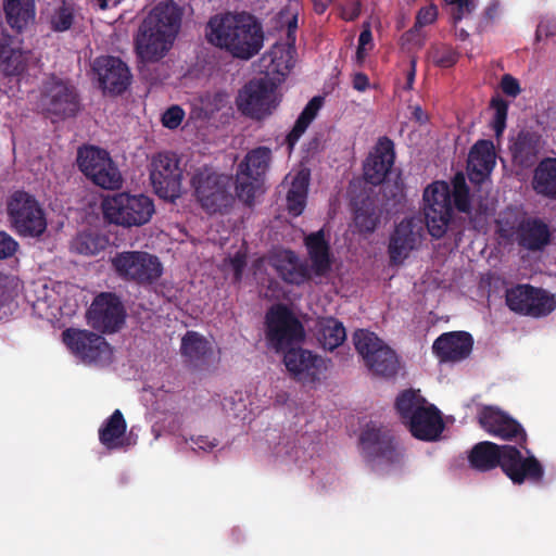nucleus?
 <instances>
[{
	"instance_id": "1",
	"label": "nucleus",
	"mask_w": 556,
	"mask_h": 556,
	"mask_svg": "<svg viewBox=\"0 0 556 556\" xmlns=\"http://www.w3.org/2000/svg\"><path fill=\"white\" fill-rule=\"evenodd\" d=\"M205 37L211 45L241 60H250L264 45L262 23L245 11L211 16L205 27Z\"/></svg>"
},
{
	"instance_id": "2",
	"label": "nucleus",
	"mask_w": 556,
	"mask_h": 556,
	"mask_svg": "<svg viewBox=\"0 0 556 556\" xmlns=\"http://www.w3.org/2000/svg\"><path fill=\"white\" fill-rule=\"evenodd\" d=\"M182 11L173 0L159 2L142 21L135 39L138 56L157 62L166 55L180 30Z\"/></svg>"
},
{
	"instance_id": "3",
	"label": "nucleus",
	"mask_w": 556,
	"mask_h": 556,
	"mask_svg": "<svg viewBox=\"0 0 556 556\" xmlns=\"http://www.w3.org/2000/svg\"><path fill=\"white\" fill-rule=\"evenodd\" d=\"M424 215L433 239L447 235L458 245L465 231V218L453 217L450 189L445 182H433L424 191Z\"/></svg>"
},
{
	"instance_id": "4",
	"label": "nucleus",
	"mask_w": 556,
	"mask_h": 556,
	"mask_svg": "<svg viewBox=\"0 0 556 556\" xmlns=\"http://www.w3.org/2000/svg\"><path fill=\"white\" fill-rule=\"evenodd\" d=\"M395 408L402 422L418 440L434 441L444 429L440 410L434 405H427L426 400L415 390H405L399 394Z\"/></svg>"
},
{
	"instance_id": "5",
	"label": "nucleus",
	"mask_w": 556,
	"mask_h": 556,
	"mask_svg": "<svg viewBox=\"0 0 556 556\" xmlns=\"http://www.w3.org/2000/svg\"><path fill=\"white\" fill-rule=\"evenodd\" d=\"M194 197L208 214H227L235 203L232 176L202 166L191 177Z\"/></svg>"
},
{
	"instance_id": "6",
	"label": "nucleus",
	"mask_w": 556,
	"mask_h": 556,
	"mask_svg": "<svg viewBox=\"0 0 556 556\" xmlns=\"http://www.w3.org/2000/svg\"><path fill=\"white\" fill-rule=\"evenodd\" d=\"M101 208L105 220L125 228L146 225L155 211L151 198L128 192L106 195L102 200Z\"/></svg>"
},
{
	"instance_id": "7",
	"label": "nucleus",
	"mask_w": 556,
	"mask_h": 556,
	"mask_svg": "<svg viewBox=\"0 0 556 556\" xmlns=\"http://www.w3.org/2000/svg\"><path fill=\"white\" fill-rule=\"evenodd\" d=\"M7 213L12 229L21 237L39 238L47 230L42 206L24 190H16L8 198Z\"/></svg>"
},
{
	"instance_id": "8",
	"label": "nucleus",
	"mask_w": 556,
	"mask_h": 556,
	"mask_svg": "<svg viewBox=\"0 0 556 556\" xmlns=\"http://www.w3.org/2000/svg\"><path fill=\"white\" fill-rule=\"evenodd\" d=\"M353 342L371 375L382 378L396 376L400 368L399 356L376 333L358 329L353 334Z\"/></svg>"
},
{
	"instance_id": "9",
	"label": "nucleus",
	"mask_w": 556,
	"mask_h": 556,
	"mask_svg": "<svg viewBox=\"0 0 556 556\" xmlns=\"http://www.w3.org/2000/svg\"><path fill=\"white\" fill-rule=\"evenodd\" d=\"M276 89L277 85L268 77L249 80L236 98L238 111L251 119H265L279 104Z\"/></svg>"
},
{
	"instance_id": "10",
	"label": "nucleus",
	"mask_w": 556,
	"mask_h": 556,
	"mask_svg": "<svg viewBox=\"0 0 556 556\" xmlns=\"http://www.w3.org/2000/svg\"><path fill=\"white\" fill-rule=\"evenodd\" d=\"M266 339L276 352H286L305 338L302 323L283 304L271 307L265 317Z\"/></svg>"
},
{
	"instance_id": "11",
	"label": "nucleus",
	"mask_w": 556,
	"mask_h": 556,
	"mask_svg": "<svg viewBox=\"0 0 556 556\" xmlns=\"http://www.w3.org/2000/svg\"><path fill=\"white\" fill-rule=\"evenodd\" d=\"M111 262L119 278L141 286L155 282L163 273L159 257L144 251L119 252Z\"/></svg>"
},
{
	"instance_id": "12",
	"label": "nucleus",
	"mask_w": 556,
	"mask_h": 556,
	"mask_svg": "<svg viewBox=\"0 0 556 556\" xmlns=\"http://www.w3.org/2000/svg\"><path fill=\"white\" fill-rule=\"evenodd\" d=\"M505 301L510 311L534 318L545 317L556 308L553 294L531 285H517L507 289Z\"/></svg>"
},
{
	"instance_id": "13",
	"label": "nucleus",
	"mask_w": 556,
	"mask_h": 556,
	"mask_svg": "<svg viewBox=\"0 0 556 556\" xmlns=\"http://www.w3.org/2000/svg\"><path fill=\"white\" fill-rule=\"evenodd\" d=\"M151 184L155 193L165 200L175 201L181 194L182 169L173 153H159L151 162Z\"/></svg>"
},
{
	"instance_id": "14",
	"label": "nucleus",
	"mask_w": 556,
	"mask_h": 556,
	"mask_svg": "<svg viewBox=\"0 0 556 556\" xmlns=\"http://www.w3.org/2000/svg\"><path fill=\"white\" fill-rule=\"evenodd\" d=\"M40 103L48 115L62 119L75 116L80 110L75 87L55 78L45 84Z\"/></svg>"
},
{
	"instance_id": "15",
	"label": "nucleus",
	"mask_w": 556,
	"mask_h": 556,
	"mask_svg": "<svg viewBox=\"0 0 556 556\" xmlns=\"http://www.w3.org/2000/svg\"><path fill=\"white\" fill-rule=\"evenodd\" d=\"M359 441L366 458L370 462L394 465L403 459V451L388 430L368 425L363 430Z\"/></svg>"
},
{
	"instance_id": "16",
	"label": "nucleus",
	"mask_w": 556,
	"mask_h": 556,
	"mask_svg": "<svg viewBox=\"0 0 556 556\" xmlns=\"http://www.w3.org/2000/svg\"><path fill=\"white\" fill-rule=\"evenodd\" d=\"M125 308L119 298L111 292L97 295L87 312L88 324L101 332L113 333L125 323Z\"/></svg>"
},
{
	"instance_id": "17",
	"label": "nucleus",
	"mask_w": 556,
	"mask_h": 556,
	"mask_svg": "<svg viewBox=\"0 0 556 556\" xmlns=\"http://www.w3.org/2000/svg\"><path fill=\"white\" fill-rule=\"evenodd\" d=\"M283 363L290 376L303 384L319 381L321 374L327 369L323 357L300 346L283 352Z\"/></svg>"
},
{
	"instance_id": "18",
	"label": "nucleus",
	"mask_w": 556,
	"mask_h": 556,
	"mask_svg": "<svg viewBox=\"0 0 556 556\" xmlns=\"http://www.w3.org/2000/svg\"><path fill=\"white\" fill-rule=\"evenodd\" d=\"M92 70L97 74L100 87L104 92L118 96L125 92L130 85V70L117 56H98L93 61Z\"/></svg>"
},
{
	"instance_id": "19",
	"label": "nucleus",
	"mask_w": 556,
	"mask_h": 556,
	"mask_svg": "<svg viewBox=\"0 0 556 556\" xmlns=\"http://www.w3.org/2000/svg\"><path fill=\"white\" fill-rule=\"evenodd\" d=\"M62 337L71 351L88 363L102 361L110 352L105 339L88 330L68 328L63 331Z\"/></svg>"
},
{
	"instance_id": "20",
	"label": "nucleus",
	"mask_w": 556,
	"mask_h": 556,
	"mask_svg": "<svg viewBox=\"0 0 556 556\" xmlns=\"http://www.w3.org/2000/svg\"><path fill=\"white\" fill-rule=\"evenodd\" d=\"M421 230L422 227L415 218H405L395 226L388 244L391 265L404 263L419 243Z\"/></svg>"
},
{
	"instance_id": "21",
	"label": "nucleus",
	"mask_w": 556,
	"mask_h": 556,
	"mask_svg": "<svg viewBox=\"0 0 556 556\" xmlns=\"http://www.w3.org/2000/svg\"><path fill=\"white\" fill-rule=\"evenodd\" d=\"M394 162V142L387 136L380 137L364 163V179L372 186L381 185Z\"/></svg>"
},
{
	"instance_id": "22",
	"label": "nucleus",
	"mask_w": 556,
	"mask_h": 556,
	"mask_svg": "<svg viewBox=\"0 0 556 556\" xmlns=\"http://www.w3.org/2000/svg\"><path fill=\"white\" fill-rule=\"evenodd\" d=\"M503 471L515 484H521L525 481L538 483L544 476V468L534 456L523 457L521 452L513 445L506 448Z\"/></svg>"
},
{
	"instance_id": "23",
	"label": "nucleus",
	"mask_w": 556,
	"mask_h": 556,
	"mask_svg": "<svg viewBox=\"0 0 556 556\" xmlns=\"http://www.w3.org/2000/svg\"><path fill=\"white\" fill-rule=\"evenodd\" d=\"M480 426L490 434L502 440L520 439L526 442L527 434L522 426L497 407L484 406L478 415Z\"/></svg>"
},
{
	"instance_id": "24",
	"label": "nucleus",
	"mask_w": 556,
	"mask_h": 556,
	"mask_svg": "<svg viewBox=\"0 0 556 556\" xmlns=\"http://www.w3.org/2000/svg\"><path fill=\"white\" fill-rule=\"evenodd\" d=\"M515 235L518 245L532 252L544 250L552 241L549 225L534 216L523 217L518 223Z\"/></svg>"
},
{
	"instance_id": "25",
	"label": "nucleus",
	"mask_w": 556,
	"mask_h": 556,
	"mask_svg": "<svg viewBox=\"0 0 556 556\" xmlns=\"http://www.w3.org/2000/svg\"><path fill=\"white\" fill-rule=\"evenodd\" d=\"M473 346L472 336L466 331L445 332L438 337L432 351L440 362H459L467 358Z\"/></svg>"
},
{
	"instance_id": "26",
	"label": "nucleus",
	"mask_w": 556,
	"mask_h": 556,
	"mask_svg": "<svg viewBox=\"0 0 556 556\" xmlns=\"http://www.w3.org/2000/svg\"><path fill=\"white\" fill-rule=\"evenodd\" d=\"M269 264L287 283L300 286L311 279L307 264L301 262L291 250L275 252L269 258Z\"/></svg>"
},
{
	"instance_id": "27",
	"label": "nucleus",
	"mask_w": 556,
	"mask_h": 556,
	"mask_svg": "<svg viewBox=\"0 0 556 556\" xmlns=\"http://www.w3.org/2000/svg\"><path fill=\"white\" fill-rule=\"evenodd\" d=\"M542 149V137L535 131L520 130L510 139L509 151L514 164L529 168L535 164Z\"/></svg>"
},
{
	"instance_id": "28",
	"label": "nucleus",
	"mask_w": 556,
	"mask_h": 556,
	"mask_svg": "<svg viewBox=\"0 0 556 556\" xmlns=\"http://www.w3.org/2000/svg\"><path fill=\"white\" fill-rule=\"evenodd\" d=\"M495 166V152L493 142L478 140L468 155V176L471 182L482 184Z\"/></svg>"
},
{
	"instance_id": "29",
	"label": "nucleus",
	"mask_w": 556,
	"mask_h": 556,
	"mask_svg": "<svg viewBox=\"0 0 556 556\" xmlns=\"http://www.w3.org/2000/svg\"><path fill=\"white\" fill-rule=\"evenodd\" d=\"M27 70V55L15 39L7 34L0 35V71L9 77H18Z\"/></svg>"
},
{
	"instance_id": "30",
	"label": "nucleus",
	"mask_w": 556,
	"mask_h": 556,
	"mask_svg": "<svg viewBox=\"0 0 556 556\" xmlns=\"http://www.w3.org/2000/svg\"><path fill=\"white\" fill-rule=\"evenodd\" d=\"M181 355L189 366L194 369H203L213 354L211 343L197 331H187L181 339Z\"/></svg>"
},
{
	"instance_id": "31",
	"label": "nucleus",
	"mask_w": 556,
	"mask_h": 556,
	"mask_svg": "<svg viewBox=\"0 0 556 556\" xmlns=\"http://www.w3.org/2000/svg\"><path fill=\"white\" fill-rule=\"evenodd\" d=\"M304 242L312 262L309 270L318 277L327 275L331 269V255L330 245L325 238L324 230L320 229L309 233L305 237Z\"/></svg>"
},
{
	"instance_id": "32",
	"label": "nucleus",
	"mask_w": 556,
	"mask_h": 556,
	"mask_svg": "<svg viewBox=\"0 0 556 556\" xmlns=\"http://www.w3.org/2000/svg\"><path fill=\"white\" fill-rule=\"evenodd\" d=\"M127 422L123 413L115 409L99 428V441L108 451H119L125 448L128 443L125 438Z\"/></svg>"
},
{
	"instance_id": "33",
	"label": "nucleus",
	"mask_w": 556,
	"mask_h": 556,
	"mask_svg": "<svg viewBox=\"0 0 556 556\" xmlns=\"http://www.w3.org/2000/svg\"><path fill=\"white\" fill-rule=\"evenodd\" d=\"M509 445H497L490 441H483L473 446L469 455L472 468L481 471L491 470L500 466L503 469L504 455Z\"/></svg>"
},
{
	"instance_id": "34",
	"label": "nucleus",
	"mask_w": 556,
	"mask_h": 556,
	"mask_svg": "<svg viewBox=\"0 0 556 556\" xmlns=\"http://www.w3.org/2000/svg\"><path fill=\"white\" fill-rule=\"evenodd\" d=\"M533 191L545 199L556 200V157L542 159L533 170Z\"/></svg>"
},
{
	"instance_id": "35",
	"label": "nucleus",
	"mask_w": 556,
	"mask_h": 556,
	"mask_svg": "<svg viewBox=\"0 0 556 556\" xmlns=\"http://www.w3.org/2000/svg\"><path fill=\"white\" fill-rule=\"evenodd\" d=\"M273 153L268 147H257L250 150L241 163L238 165V172L247 174L256 181H265L266 173L269 169Z\"/></svg>"
},
{
	"instance_id": "36",
	"label": "nucleus",
	"mask_w": 556,
	"mask_h": 556,
	"mask_svg": "<svg viewBox=\"0 0 556 556\" xmlns=\"http://www.w3.org/2000/svg\"><path fill=\"white\" fill-rule=\"evenodd\" d=\"M3 10L7 23L17 33H21L35 20V0H3Z\"/></svg>"
},
{
	"instance_id": "37",
	"label": "nucleus",
	"mask_w": 556,
	"mask_h": 556,
	"mask_svg": "<svg viewBox=\"0 0 556 556\" xmlns=\"http://www.w3.org/2000/svg\"><path fill=\"white\" fill-rule=\"evenodd\" d=\"M324 98L316 96L312 98L305 105L299 117L296 118L293 128L286 137V142L290 150H292L301 136L305 132L309 124L317 116L318 111L323 106Z\"/></svg>"
},
{
	"instance_id": "38",
	"label": "nucleus",
	"mask_w": 556,
	"mask_h": 556,
	"mask_svg": "<svg viewBox=\"0 0 556 556\" xmlns=\"http://www.w3.org/2000/svg\"><path fill=\"white\" fill-rule=\"evenodd\" d=\"M110 154L102 149L96 147H88L78 151V166L87 178L91 180L96 174L103 170L101 165L104 161H111Z\"/></svg>"
},
{
	"instance_id": "39",
	"label": "nucleus",
	"mask_w": 556,
	"mask_h": 556,
	"mask_svg": "<svg viewBox=\"0 0 556 556\" xmlns=\"http://www.w3.org/2000/svg\"><path fill=\"white\" fill-rule=\"evenodd\" d=\"M381 213L374 201L366 198L356 207L354 223L361 232H374L380 223Z\"/></svg>"
},
{
	"instance_id": "40",
	"label": "nucleus",
	"mask_w": 556,
	"mask_h": 556,
	"mask_svg": "<svg viewBox=\"0 0 556 556\" xmlns=\"http://www.w3.org/2000/svg\"><path fill=\"white\" fill-rule=\"evenodd\" d=\"M382 195L388 211L400 213L404 210L406 205V192L405 184L401 175H397L393 182H388L383 186Z\"/></svg>"
},
{
	"instance_id": "41",
	"label": "nucleus",
	"mask_w": 556,
	"mask_h": 556,
	"mask_svg": "<svg viewBox=\"0 0 556 556\" xmlns=\"http://www.w3.org/2000/svg\"><path fill=\"white\" fill-rule=\"evenodd\" d=\"M451 199L457 211L469 214L471 212L470 189L463 173H456L452 179Z\"/></svg>"
},
{
	"instance_id": "42",
	"label": "nucleus",
	"mask_w": 556,
	"mask_h": 556,
	"mask_svg": "<svg viewBox=\"0 0 556 556\" xmlns=\"http://www.w3.org/2000/svg\"><path fill=\"white\" fill-rule=\"evenodd\" d=\"M263 181H256L247 174L237 170L236 184L233 182V186L238 199L244 204L250 206L254 203L255 195L263 188Z\"/></svg>"
},
{
	"instance_id": "43",
	"label": "nucleus",
	"mask_w": 556,
	"mask_h": 556,
	"mask_svg": "<svg viewBox=\"0 0 556 556\" xmlns=\"http://www.w3.org/2000/svg\"><path fill=\"white\" fill-rule=\"evenodd\" d=\"M104 247V239L100 235L90 231L78 233L72 243L73 250L83 255H96L102 251Z\"/></svg>"
},
{
	"instance_id": "44",
	"label": "nucleus",
	"mask_w": 556,
	"mask_h": 556,
	"mask_svg": "<svg viewBox=\"0 0 556 556\" xmlns=\"http://www.w3.org/2000/svg\"><path fill=\"white\" fill-rule=\"evenodd\" d=\"M101 165L103 170L96 174L91 181L103 189H118L122 186L123 178L113 160L104 161Z\"/></svg>"
},
{
	"instance_id": "45",
	"label": "nucleus",
	"mask_w": 556,
	"mask_h": 556,
	"mask_svg": "<svg viewBox=\"0 0 556 556\" xmlns=\"http://www.w3.org/2000/svg\"><path fill=\"white\" fill-rule=\"evenodd\" d=\"M428 59L438 67L448 68L458 61V53L452 46L439 43L430 47Z\"/></svg>"
},
{
	"instance_id": "46",
	"label": "nucleus",
	"mask_w": 556,
	"mask_h": 556,
	"mask_svg": "<svg viewBox=\"0 0 556 556\" xmlns=\"http://www.w3.org/2000/svg\"><path fill=\"white\" fill-rule=\"evenodd\" d=\"M323 345L332 351L341 345L346 339L345 328L342 323L331 319L321 329Z\"/></svg>"
},
{
	"instance_id": "47",
	"label": "nucleus",
	"mask_w": 556,
	"mask_h": 556,
	"mask_svg": "<svg viewBox=\"0 0 556 556\" xmlns=\"http://www.w3.org/2000/svg\"><path fill=\"white\" fill-rule=\"evenodd\" d=\"M73 22L74 11L65 3L54 11L50 20L52 30L58 33L68 30L72 27Z\"/></svg>"
},
{
	"instance_id": "48",
	"label": "nucleus",
	"mask_w": 556,
	"mask_h": 556,
	"mask_svg": "<svg viewBox=\"0 0 556 556\" xmlns=\"http://www.w3.org/2000/svg\"><path fill=\"white\" fill-rule=\"evenodd\" d=\"M491 108L494 110L492 127L497 136H500L505 127L508 112V102L501 97L492 98Z\"/></svg>"
},
{
	"instance_id": "49",
	"label": "nucleus",
	"mask_w": 556,
	"mask_h": 556,
	"mask_svg": "<svg viewBox=\"0 0 556 556\" xmlns=\"http://www.w3.org/2000/svg\"><path fill=\"white\" fill-rule=\"evenodd\" d=\"M278 23L287 26V39L289 45L295 43V31L298 28V13L291 7L282 9L278 14Z\"/></svg>"
},
{
	"instance_id": "50",
	"label": "nucleus",
	"mask_w": 556,
	"mask_h": 556,
	"mask_svg": "<svg viewBox=\"0 0 556 556\" xmlns=\"http://www.w3.org/2000/svg\"><path fill=\"white\" fill-rule=\"evenodd\" d=\"M500 2L497 0H492L488 3V5L484 8L480 21L478 24L479 31L485 30L489 26L493 25L494 22L500 16Z\"/></svg>"
},
{
	"instance_id": "51",
	"label": "nucleus",
	"mask_w": 556,
	"mask_h": 556,
	"mask_svg": "<svg viewBox=\"0 0 556 556\" xmlns=\"http://www.w3.org/2000/svg\"><path fill=\"white\" fill-rule=\"evenodd\" d=\"M185 442H190L192 444V451H202L205 453L212 452L219 444V441L216 438H210L208 435H191L189 438H185Z\"/></svg>"
},
{
	"instance_id": "52",
	"label": "nucleus",
	"mask_w": 556,
	"mask_h": 556,
	"mask_svg": "<svg viewBox=\"0 0 556 556\" xmlns=\"http://www.w3.org/2000/svg\"><path fill=\"white\" fill-rule=\"evenodd\" d=\"M185 117V111L179 105H172L162 114V124L165 128L176 129Z\"/></svg>"
},
{
	"instance_id": "53",
	"label": "nucleus",
	"mask_w": 556,
	"mask_h": 556,
	"mask_svg": "<svg viewBox=\"0 0 556 556\" xmlns=\"http://www.w3.org/2000/svg\"><path fill=\"white\" fill-rule=\"evenodd\" d=\"M311 173L308 169L303 168L299 170L291 180V186L289 188V192L295 193L299 195L305 194L307 195L308 186H309Z\"/></svg>"
},
{
	"instance_id": "54",
	"label": "nucleus",
	"mask_w": 556,
	"mask_h": 556,
	"mask_svg": "<svg viewBox=\"0 0 556 556\" xmlns=\"http://www.w3.org/2000/svg\"><path fill=\"white\" fill-rule=\"evenodd\" d=\"M17 249V241L4 230H0V261L12 257Z\"/></svg>"
},
{
	"instance_id": "55",
	"label": "nucleus",
	"mask_w": 556,
	"mask_h": 556,
	"mask_svg": "<svg viewBox=\"0 0 556 556\" xmlns=\"http://www.w3.org/2000/svg\"><path fill=\"white\" fill-rule=\"evenodd\" d=\"M306 198L307 195L299 193L296 195L295 193L289 192L287 193V206L290 214L293 216H299L302 214L305 204H306Z\"/></svg>"
},
{
	"instance_id": "56",
	"label": "nucleus",
	"mask_w": 556,
	"mask_h": 556,
	"mask_svg": "<svg viewBox=\"0 0 556 556\" xmlns=\"http://www.w3.org/2000/svg\"><path fill=\"white\" fill-rule=\"evenodd\" d=\"M454 5L455 8L452 10V22L454 26H456L465 16L471 14L477 8V3H468L464 0Z\"/></svg>"
},
{
	"instance_id": "57",
	"label": "nucleus",
	"mask_w": 556,
	"mask_h": 556,
	"mask_svg": "<svg viewBox=\"0 0 556 556\" xmlns=\"http://www.w3.org/2000/svg\"><path fill=\"white\" fill-rule=\"evenodd\" d=\"M438 17V9L435 5H428L421 8L416 16V26H427L432 24Z\"/></svg>"
},
{
	"instance_id": "58",
	"label": "nucleus",
	"mask_w": 556,
	"mask_h": 556,
	"mask_svg": "<svg viewBox=\"0 0 556 556\" xmlns=\"http://www.w3.org/2000/svg\"><path fill=\"white\" fill-rule=\"evenodd\" d=\"M501 88L506 96L511 98H516L521 91L518 79L513 77L510 74L503 75L501 79Z\"/></svg>"
},
{
	"instance_id": "59",
	"label": "nucleus",
	"mask_w": 556,
	"mask_h": 556,
	"mask_svg": "<svg viewBox=\"0 0 556 556\" xmlns=\"http://www.w3.org/2000/svg\"><path fill=\"white\" fill-rule=\"evenodd\" d=\"M231 269L233 271L235 281H240L242 278L243 270L247 266L245 253L238 251L232 257L229 258Z\"/></svg>"
},
{
	"instance_id": "60",
	"label": "nucleus",
	"mask_w": 556,
	"mask_h": 556,
	"mask_svg": "<svg viewBox=\"0 0 556 556\" xmlns=\"http://www.w3.org/2000/svg\"><path fill=\"white\" fill-rule=\"evenodd\" d=\"M556 36V21L552 18H542L536 27L535 38L541 40L543 37Z\"/></svg>"
},
{
	"instance_id": "61",
	"label": "nucleus",
	"mask_w": 556,
	"mask_h": 556,
	"mask_svg": "<svg viewBox=\"0 0 556 556\" xmlns=\"http://www.w3.org/2000/svg\"><path fill=\"white\" fill-rule=\"evenodd\" d=\"M14 299V290L5 281L0 280V308L9 305Z\"/></svg>"
},
{
	"instance_id": "62",
	"label": "nucleus",
	"mask_w": 556,
	"mask_h": 556,
	"mask_svg": "<svg viewBox=\"0 0 556 556\" xmlns=\"http://www.w3.org/2000/svg\"><path fill=\"white\" fill-rule=\"evenodd\" d=\"M369 86L368 76L364 73H356L353 76V88L357 91H365Z\"/></svg>"
},
{
	"instance_id": "63",
	"label": "nucleus",
	"mask_w": 556,
	"mask_h": 556,
	"mask_svg": "<svg viewBox=\"0 0 556 556\" xmlns=\"http://www.w3.org/2000/svg\"><path fill=\"white\" fill-rule=\"evenodd\" d=\"M415 77H416V61L412 60L410 61V68H409V71L406 74V84H405V89L406 90H412L413 89Z\"/></svg>"
},
{
	"instance_id": "64",
	"label": "nucleus",
	"mask_w": 556,
	"mask_h": 556,
	"mask_svg": "<svg viewBox=\"0 0 556 556\" xmlns=\"http://www.w3.org/2000/svg\"><path fill=\"white\" fill-rule=\"evenodd\" d=\"M372 39L371 33L369 29H365L359 34L358 37V47L365 48L367 43H369Z\"/></svg>"
}]
</instances>
